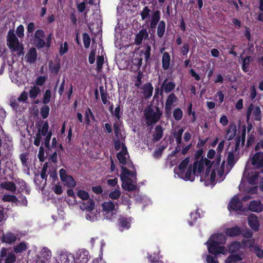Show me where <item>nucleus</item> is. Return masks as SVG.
I'll return each mask as SVG.
<instances>
[{"instance_id":"1","label":"nucleus","mask_w":263,"mask_h":263,"mask_svg":"<svg viewBox=\"0 0 263 263\" xmlns=\"http://www.w3.org/2000/svg\"><path fill=\"white\" fill-rule=\"evenodd\" d=\"M161 18V12L159 10H155L152 12L149 22V31H152L153 33L155 32V29L158 25L157 29V33L159 37L161 38L165 32V23L164 21H160Z\"/></svg>"},{"instance_id":"2","label":"nucleus","mask_w":263,"mask_h":263,"mask_svg":"<svg viewBox=\"0 0 263 263\" xmlns=\"http://www.w3.org/2000/svg\"><path fill=\"white\" fill-rule=\"evenodd\" d=\"M162 114V111L158 106L156 107V111L151 107H147L144 112L146 124L153 126L160 120Z\"/></svg>"},{"instance_id":"3","label":"nucleus","mask_w":263,"mask_h":263,"mask_svg":"<svg viewBox=\"0 0 263 263\" xmlns=\"http://www.w3.org/2000/svg\"><path fill=\"white\" fill-rule=\"evenodd\" d=\"M205 245L207 246L208 252L212 255L225 253L226 248L224 246H220L219 241L210 239L206 242Z\"/></svg>"},{"instance_id":"4","label":"nucleus","mask_w":263,"mask_h":263,"mask_svg":"<svg viewBox=\"0 0 263 263\" xmlns=\"http://www.w3.org/2000/svg\"><path fill=\"white\" fill-rule=\"evenodd\" d=\"M20 42L18 38L14 33L13 29H10L7 36V45L9 48L13 51H16L18 50Z\"/></svg>"},{"instance_id":"5","label":"nucleus","mask_w":263,"mask_h":263,"mask_svg":"<svg viewBox=\"0 0 263 263\" xmlns=\"http://www.w3.org/2000/svg\"><path fill=\"white\" fill-rule=\"evenodd\" d=\"M60 179L64 183V184L69 187H73L76 185V181L70 175L67 174L66 171L61 168L59 171Z\"/></svg>"},{"instance_id":"6","label":"nucleus","mask_w":263,"mask_h":263,"mask_svg":"<svg viewBox=\"0 0 263 263\" xmlns=\"http://www.w3.org/2000/svg\"><path fill=\"white\" fill-rule=\"evenodd\" d=\"M9 248L3 247L0 251V263H2L3 258L6 257L4 263H14L16 257L13 252H8Z\"/></svg>"},{"instance_id":"7","label":"nucleus","mask_w":263,"mask_h":263,"mask_svg":"<svg viewBox=\"0 0 263 263\" xmlns=\"http://www.w3.org/2000/svg\"><path fill=\"white\" fill-rule=\"evenodd\" d=\"M102 207L104 212L105 217L107 219H112L114 211L115 210V203L109 200V201L104 202L102 204Z\"/></svg>"},{"instance_id":"8","label":"nucleus","mask_w":263,"mask_h":263,"mask_svg":"<svg viewBox=\"0 0 263 263\" xmlns=\"http://www.w3.org/2000/svg\"><path fill=\"white\" fill-rule=\"evenodd\" d=\"M176 84L173 81H168L167 78H165L160 87V95H162L163 92L166 93H169L172 91L175 88Z\"/></svg>"},{"instance_id":"9","label":"nucleus","mask_w":263,"mask_h":263,"mask_svg":"<svg viewBox=\"0 0 263 263\" xmlns=\"http://www.w3.org/2000/svg\"><path fill=\"white\" fill-rule=\"evenodd\" d=\"M242 203L239 200L237 196H234L230 200L228 205V209L229 211H240L242 208Z\"/></svg>"},{"instance_id":"10","label":"nucleus","mask_w":263,"mask_h":263,"mask_svg":"<svg viewBox=\"0 0 263 263\" xmlns=\"http://www.w3.org/2000/svg\"><path fill=\"white\" fill-rule=\"evenodd\" d=\"M89 258V252L84 249L79 250L76 254V259L77 263H87Z\"/></svg>"},{"instance_id":"11","label":"nucleus","mask_w":263,"mask_h":263,"mask_svg":"<svg viewBox=\"0 0 263 263\" xmlns=\"http://www.w3.org/2000/svg\"><path fill=\"white\" fill-rule=\"evenodd\" d=\"M252 164L257 169L261 168V172L263 173V153L256 152L252 157Z\"/></svg>"},{"instance_id":"12","label":"nucleus","mask_w":263,"mask_h":263,"mask_svg":"<svg viewBox=\"0 0 263 263\" xmlns=\"http://www.w3.org/2000/svg\"><path fill=\"white\" fill-rule=\"evenodd\" d=\"M122 187L128 191H135L137 189V180L132 179L129 177H126L125 179L122 180Z\"/></svg>"},{"instance_id":"13","label":"nucleus","mask_w":263,"mask_h":263,"mask_svg":"<svg viewBox=\"0 0 263 263\" xmlns=\"http://www.w3.org/2000/svg\"><path fill=\"white\" fill-rule=\"evenodd\" d=\"M18 235H16L11 232H7L5 233H3L2 236V241L3 243L8 244H12L15 242L17 240V237Z\"/></svg>"},{"instance_id":"14","label":"nucleus","mask_w":263,"mask_h":263,"mask_svg":"<svg viewBox=\"0 0 263 263\" xmlns=\"http://www.w3.org/2000/svg\"><path fill=\"white\" fill-rule=\"evenodd\" d=\"M132 218H126L125 217H120L118 219V227L121 231L124 230H128L130 227Z\"/></svg>"},{"instance_id":"15","label":"nucleus","mask_w":263,"mask_h":263,"mask_svg":"<svg viewBox=\"0 0 263 263\" xmlns=\"http://www.w3.org/2000/svg\"><path fill=\"white\" fill-rule=\"evenodd\" d=\"M248 224L250 227L254 231L257 232L259 229V222L258 217L253 214H251L248 218Z\"/></svg>"},{"instance_id":"16","label":"nucleus","mask_w":263,"mask_h":263,"mask_svg":"<svg viewBox=\"0 0 263 263\" xmlns=\"http://www.w3.org/2000/svg\"><path fill=\"white\" fill-rule=\"evenodd\" d=\"M128 154L127 148L124 143H122L121 151L117 154V158L119 162L123 164L126 165L127 164V159L126 155Z\"/></svg>"},{"instance_id":"17","label":"nucleus","mask_w":263,"mask_h":263,"mask_svg":"<svg viewBox=\"0 0 263 263\" xmlns=\"http://www.w3.org/2000/svg\"><path fill=\"white\" fill-rule=\"evenodd\" d=\"M248 209L251 212L260 213L263 211V204L260 200H252L250 202Z\"/></svg>"},{"instance_id":"18","label":"nucleus","mask_w":263,"mask_h":263,"mask_svg":"<svg viewBox=\"0 0 263 263\" xmlns=\"http://www.w3.org/2000/svg\"><path fill=\"white\" fill-rule=\"evenodd\" d=\"M37 51L35 47H31L25 56L26 62L30 64L34 63L37 59Z\"/></svg>"},{"instance_id":"19","label":"nucleus","mask_w":263,"mask_h":263,"mask_svg":"<svg viewBox=\"0 0 263 263\" xmlns=\"http://www.w3.org/2000/svg\"><path fill=\"white\" fill-rule=\"evenodd\" d=\"M190 159L189 157L185 158L183 159L179 164L178 167H175L174 169V173L180 175H183L185 172V170L189 164Z\"/></svg>"},{"instance_id":"20","label":"nucleus","mask_w":263,"mask_h":263,"mask_svg":"<svg viewBox=\"0 0 263 263\" xmlns=\"http://www.w3.org/2000/svg\"><path fill=\"white\" fill-rule=\"evenodd\" d=\"M56 63H54L52 60L49 61V68L51 73L57 75L61 68L60 60L59 59L55 60Z\"/></svg>"},{"instance_id":"21","label":"nucleus","mask_w":263,"mask_h":263,"mask_svg":"<svg viewBox=\"0 0 263 263\" xmlns=\"http://www.w3.org/2000/svg\"><path fill=\"white\" fill-rule=\"evenodd\" d=\"M51 256V251L47 248H44L41 252L40 256L38 257L39 261L45 263L46 261L50 259Z\"/></svg>"},{"instance_id":"22","label":"nucleus","mask_w":263,"mask_h":263,"mask_svg":"<svg viewBox=\"0 0 263 263\" xmlns=\"http://www.w3.org/2000/svg\"><path fill=\"white\" fill-rule=\"evenodd\" d=\"M225 233L229 237L238 236L242 233L240 228L237 226L227 229Z\"/></svg>"},{"instance_id":"23","label":"nucleus","mask_w":263,"mask_h":263,"mask_svg":"<svg viewBox=\"0 0 263 263\" xmlns=\"http://www.w3.org/2000/svg\"><path fill=\"white\" fill-rule=\"evenodd\" d=\"M28 249L27 243L22 241L13 247V253H21Z\"/></svg>"},{"instance_id":"24","label":"nucleus","mask_w":263,"mask_h":263,"mask_svg":"<svg viewBox=\"0 0 263 263\" xmlns=\"http://www.w3.org/2000/svg\"><path fill=\"white\" fill-rule=\"evenodd\" d=\"M148 37V33L146 29H142L136 34L135 37V43L136 45H140L143 39Z\"/></svg>"},{"instance_id":"25","label":"nucleus","mask_w":263,"mask_h":263,"mask_svg":"<svg viewBox=\"0 0 263 263\" xmlns=\"http://www.w3.org/2000/svg\"><path fill=\"white\" fill-rule=\"evenodd\" d=\"M143 95L146 99L149 98L153 95V86L150 82L146 83L143 86Z\"/></svg>"},{"instance_id":"26","label":"nucleus","mask_w":263,"mask_h":263,"mask_svg":"<svg viewBox=\"0 0 263 263\" xmlns=\"http://www.w3.org/2000/svg\"><path fill=\"white\" fill-rule=\"evenodd\" d=\"M0 187L12 192H15L16 190V186L13 182L5 181L1 183Z\"/></svg>"},{"instance_id":"27","label":"nucleus","mask_w":263,"mask_h":263,"mask_svg":"<svg viewBox=\"0 0 263 263\" xmlns=\"http://www.w3.org/2000/svg\"><path fill=\"white\" fill-rule=\"evenodd\" d=\"M171 58L167 52H164L162 58V67L164 70H167L170 66Z\"/></svg>"},{"instance_id":"28","label":"nucleus","mask_w":263,"mask_h":263,"mask_svg":"<svg viewBox=\"0 0 263 263\" xmlns=\"http://www.w3.org/2000/svg\"><path fill=\"white\" fill-rule=\"evenodd\" d=\"M82 210H86L88 212H91L95 208V202L92 199L87 200L86 202H83L80 205Z\"/></svg>"},{"instance_id":"29","label":"nucleus","mask_w":263,"mask_h":263,"mask_svg":"<svg viewBox=\"0 0 263 263\" xmlns=\"http://www.w3.org/2000/svg\"><path fill=\"white\" fill-rule=\"evenodd\" d=\"M101 98L103 104H110V102L107 100L109 98V94L107 92L106 89H104V86L101 85L99 86Z\"/></svg>"},{"instance_id":"30","label":"nucleus","mask_w":263,"mask_h":263,"mask_svg":"<svg viewBox=\"0 0 263 263\" xmlns=\"http://www.w3.org/2000/svg\"><path fill=\"white\" fill-rule=\"evenodd\" d=\"M204 168L203 157H202L201 161H196L193 164V173L194 174H195L197 170L199 173H201Z\"/></svg>"},{"instance_id":"31","label":"nucleus","mask_w":263,"mask_h":263,"mask_svg":"<svg viewBox=\"0 0 263 263\" xmlns=\"http://www.w3.org/2000/svg\"><path fill=\"white\" fill-rule=\"evenodd\" d=\"M156 133L153 134V138L155 141H159L163 136V128L160 125H158L155 127Z\"/></svg>"},{"instance_id":"32","label":"nucleus","mask_w":263,"mask_h":263,"mask_svg":"<svg viewBox=\"0 0 263 263\" xmlns=\"http://www.w3.org/2000/svg\"><path fill=\"white\" fill-rule=\"evenodd\" d=\"M177 101V97L174 93L170 94L166 99L165 106L172 108L173 104Z\"/></svg>"},{"instance_id":"33","label":"nucleus","mask_w":263,"mask_h":263,"mask_svg":"<svg viewBox=\"0 0 263 263\" xmlns=\"http://www.w3.org/2000/svg\"><path fill=\"white\" fill-rule=\"evenodd\" d=\"M241 247L240 242L237 241L232 242L229 246V251L230 253H234L237 252Z\"/></svg>"},{"instance_id":"34","label":"nucleus","mask_w":263,"mask_h":263,"mask_svg":"<svg viewBox=\"0 0 263 263\" xmlns=\"http://www.w3.org/2000/svg\"><path fill=\"white\" fill-rule=\"evenodd\" d=\"M91 118L92 120H95V116L93 114L91 109L89 107L87 108L85 113V121L86 123V126H88L90 123Z\"/></svg>"},{"instance_id":"35","label":"nucleus","mask_w":263,"mask_h":263,"mask_svg":"<svg viewBox=\"0 0 263 263\" xmlns=\"http://www.w3.org/2000/svg\"><path fill=\"white\" fill-rule=\"evenodd\" d=\"M252 60V58L251 56H247L246 57L242 60V70L245 72H247L249 71V64L250 62Z\"/></svg>"},{"instance_id":"36","label":"nucleus","mask_w":263,"mask_h":263,"mask_svg":"<svg viewBox=\"0 0 263 263\" xmlns=\"http://www.w3.org/2000/svg\"><path fill=\"white\" fill-rule=\"evenodd\" d=\"M33 43L35 47V48L37 49H42L44 47L46 48V44L44 38L34 39Z\"/></svg>"},{"instance_id":"37","label":"nucleus","mask_w":263,"mask_h":263,"mask_svg":"<svg viewBox=\"0 0 263 263\" xmlns=\"http://www.w3.org/2000/svg\"><path fill=\"white\" fill-rule=\"evenodd\" d=\"M252 119L257 121H259L261 119V112L259 106H254Z\"/></svg>"},{"instance_id":"38","label":"nucleus","mask_w":263,"mask_h":263,"mask_svg":"<svg viewBox=\"0 0 263 263\" xmlns=\"http://www.w3.org/2000/svg\"><path fill=\"white\" fill-rule=\"evenodd\" d=\"M242 259L240 255L237 254L230 255L226 260V263H233Z\"/></svg>"},{"instance_id":"39","label":"nucleus","mask_w":263,"mask_h":263,"mask_svg":"<svg viewBox=\"0 0 263 263\" xmlns=\"http://www.w3.org/2000/svg\"><path fill=\"white\" fill-rule=\"evenodd\" d=\"M258 173L255 172L251 175H249L247 178L248 182L251 185L256 184L258 182Z\"/></svg>"},{"instance_id":"40","label":"nucleus","mask_w":263,"mask_h":263,"mask_svg":"<svg viewBox=\"0 0 263 263\" xmlns=\"http://www.w3.org/2000/svg\"><path fill=\"white\" fill-rule=\"evenodd\" d=\"M184 132V129L182 128L178 130L177 131H175L173 133L174 137L176 139V141L177 144L180 145L181 143L182 140V135Z\"/></svg>"},{"instance_id":"41","label":"nucleus","mask_w":263,"mask_h":263,"mask_svg":"<svg viewBox=\"0 0 263 263\" xmlns=\"http://www.w3.org/2000/svg\"><path fill=\"white\" fill-rule=\"evenodd\" d=\"M41 90L39 87L34 86H33L29 92V97L30 98L34 99L40 93Z\"/></svg>"},{"instance_id":"42","label":"nucleus","mask_w":263,"mask_h":263,"mask_svg":"<svg viewBox=\"0 0 263 263\" xmlns=\"http://www.w3.org/2000/svg\"><path fill=\"white\" fill-rule=\"evenodd\" d=\"M2 200L4 202H11L13 203H15L18 201V199L16 197V196L9 194H5L3 196Z\"/></svg>"},{"instance_id":"43","label":"nucleus","mask_w":263,"mask_h":263,"mask_svg":"<svg viewBox=\"0 0 263 263\" xmlns=\"http://www.w3.org/2000/svg\"><path fill=\"white\" fill-rule=\"evenodd\" d=\"M173 115L175 120L179 121L183 117V112L180 108H176L173 110Z\"/></svg>"},{"instance_id":"44","label":"nucleus","mask_w":263,"mask_h":263,"mask_svg":"<svg viewBox=\"0 0 263 263\" xmlns=\"http://www.w3.org/2000/svg\"><path fill=\"white\" fill-rule=\"evenodd\" d=\"M49 110L50 108L46 104H45L41 108L40 114L43 119H45L48 117Z\"/></svg>"},{"instance_id":"45","label":"nucleus","mask_w":263,"mask_h":263,"mask_svg":"<svg viewBox=\"0 0 263 263\" xmlns=\"http://www.w3.org/2000/svg\"><path fill=\"white\" fill-rule=\"evenodd\" d=\"M151 10L148 6H145L140 13L141 19L146 20L149 17Z\"/></svg>"},{"instance_id":"46","label":"nucleus","mask_w":263,"mask_h":263,"mask_svg":"<svg viewBox=\"0 0 263 263\" xmlns=\"http://www.w3.org/2000/svg\"><path fill=\"white\" fill-rule=\"evenodd\" d=\"M236 134V128L234 127L232 129H229L227 131L226 138L228 140H232L235 136Z\"/></svg>"},{"instance_id":"47","label":"nucleus","mask_w":263,"mask_h":263,"mask_svg":"<svg viewBox=\"0 0 263 263\" xmlns=\"http://www.w3.org/2000/svg\"><path fill=\"white\" fill-rule=\"evenodd\" d=\"M77 196L83 200H87L89 199L88 193L84 190H79L77 192Z\"/></svg>"},{"instance_id":"48","label":"nucleus","mask_w":263,"mask_h":263,"mask_svg":"<svg viewBox=\"0 0 263 263\" xmlns=\"http://www.w3.org/2000/svg\"><path fill=\"white\" fill-rule=\"evenodd\" d=\"M48 129H49L48 123L47 121H45L44 122L42 128H40V127H39L37 131H39L41 134H42V136H45L47 134H48V132H49Z\"/></svg>"},{"instance_id":"49","label":"nucleus","mask_w":263,"mask_h":263,"mask_svg":"<svg viewBox=\"0 0 263 263\" xmlns=\"http://www.w3.org/2000/svg\"><path fill=\"white\" fill-rule=\"evenodd\" d=\"M51 93L50 89H46L44 95L43 103L44 104H47L50 101Z\"/></svg>"},{"instance_id":"50","label":"nucleus","mask_w":263,"mask_h":263,"mask_svg":"<svg viewBox=\"0 0 263 263\" xmlns=\"http://www.w3.org/2000/svg\"><path fill=\"white\" fill-rule=\"evenodd\" d=\"M84 46L85 48H88L90 44V37L88 33H84L82 34Z\"/></svg>"},{"instance_id":"51","label":"nucleus","mask_w":263,"mask_h":263,"mask_svg":"<svg viewBox=\"0 0 263 263\" xmlns=\"http://www.w3.org/2000/svg\"><path fill=\"white\" fill-rule=\"evenodd\" d=\"M104 57L102 55H98L97 58V70L99 72L102 69V66L104 63Z\"/></svg>"},{"instance_id":"52","label":"nucleus","mask_w":263,"mask_h":263,"mask_svg":"<svg viewBox=\"0 0 263 263\" xmlns=\"http://www.w3.org/2000/svg\"><path fill=\"white\" fill-rule=\"evenodd\" d=\"M121 196V192L119 189H116L109 193V197L113 200L118 199Z\"/></svg>"},{"instance_id":"53","label":"nucleus","mask_w":263,"mask_h":263,"mask_svg":"<svg viewBox=\"0 0 263 263\" xmlns=\"http://www.w3.org/2000/svg\"><path fill=\"white\" fill-rule=\"evenodd\" d=\"M235 151L232 150V151H230L228 154V163L229 165H234L235 163V156H234Z\"/></svg>"},{"instance_id":"54","label":"nucleus","mask_w":263,"mask_h":263,"mask_svg":"<svg viewBox=\"0 0 263 263\" xmlns=\"http://www.w3.org/2000/svg\"><path fill=\"white\" fill-rule=\"evenodd\" d=\"M68 50V46L67 42H65L64 44H61L59 49V54L63 55L66 53Z\"/></svg>"},{"instance_id":"55","label":"nucleus","mask_w":263,"mask_h":263,"mask_svg":"<svg viewBox=\"0 0 263 263\" xmlns=\"http://www.w3.org/2000/svg\"><path fill=\"white\" fill-rule=\"evenodd\" d=\"M130 171L127 167L124 166H121V174L120 175L121 180H123L126 177H128Z\"/></svg>"},{"instance_id":"56","label":"nucleus","mask_w":263,"mask_h":263,"mask_svg":"<svg viewBox=\"0 0 263 263\" xmlns=\"http://www.w3.org/2000/svg\"><path fill=\"white\" fill-rule=\"evenodd\" d=\"M145 51L143 52V50H141L140 51V54L141 53H144L145 55V60L146 62H147L151 56V47L149 45H146L145 47Z\"/></svg>"},{"instance_id":"57","label":"nucleus","mask_w":263,"mask_h":263,"mask_svg":"<svg viewBox=\"0 0 263 263\" xmlns=\"http://www.w3.org/2000/svg\"><path fill=\"white\" fill-rule=\"evenodd\" d=\"M254 105L252 103L250 104L249 107L247 108V113H246V122L249 123V121H250V117L252 114V111L254 110Z\"/></svg>"},{"instance_id":"58","label":"nucleus","mask_w":263,"mask_h":263,"mask_svg":"<svg viewBox=\"0 0 263 263\" xmlns=\"http://www.w3.org/2000/svg\"><path fill=\"white\" fill-rule=\"evenodd\" d=\"M24 28L23 25H20L16 28V33L20 38H22L24 36Z\"/></svg>"},{"instance_id":"59","label":"nucleus","mask_w":263,"mask_h":263,"mask_svg":"<svg viewBox=\"0 0 263 263\" xmlns=\"http://www.w3.org/2000/svg\"><path fill=\"white\" fill-rule=\"evenodd\" d=\"M45 141H44V145L48 149H50V141L52 136V132L49 131L48 134H47L46 136Z\"/></svg>"},{"instance_id":"60","label":"nucleus","mask_w":263,"mask_h":263,"mask_svg":"<svg viewBox=\"0 0 263 263\" xmlns=\"http://www.w3.org/2000/svg\"><path fill=\"white\" fill-rule=\"evenodd\" d=\"M121 106L120 104H118L117 107L115 108V110L113 112V114L112 115L115 116V117L118 119L120 120L121 118V116L120 115L121 112Z\"/></svg>"},{"instance_id":"61","label":"nucleus","mask_w":263,"mask_h":263,"mask_svg":"<svg viewBox=\"0 0 263 263\" xmlns=\"http://www.w3.org/2000/svg\"><path fill=\"white\" fill-rule=\"evenodd\" d=\"M38 158L39 160L41 162H43L45 161L44 156V148L43 146H41L39 148Z\"/></svg>"},{"instance_id":"62","label":"nucleus","mask_w":263,"mask_h":263,"mask_svg":"<svg viewBox=\"0 0 263 263\" xmlns=\"http://www.w3.org/2000/svg\"><path fill=\"white\" fill-rule=\"evenodd\" d=\"M46 80V77L45 76H39L37 78L35 85L37 86H43Z\"/></svg>"},{"instance_id":"63","label":"nucleus","mask_w":263,"mask_h":263,"mask_svg":"<svg viewBox=\"0 0 263 263\" xmlns=\"http://www.w3.org/2000/svg\"><path fill=\"white\" fill-rule=\"evenodd\" d=\"M42 134H41L39 131L36 134L34 140V144L38 146L40 145L41 140L42 139Z\"/></svg>"},{"instance_id":"64","label":"nucleus","mask_w":263,"mask_h":263,"mask_svg":"<svg viewBox=\"0 0 263 263\" xmlns=\"http://www.w3.org/2000/svg\"><path fill=\"white\" fill-rule=\"evenodd\" d=\"M254 252L256 256L262 259L263 258V250L260 249L258 247H256L254 248Z\"/></svg>"}]
</instances>
